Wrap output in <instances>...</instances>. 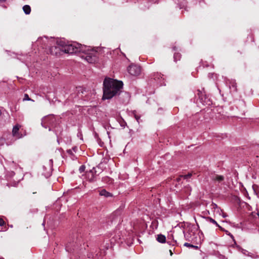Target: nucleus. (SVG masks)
Wrapping results in <instances>:
<instances>
[{
    "instance_id": "nucleus-24",
    "label": "nucleus",
    "mask_w": 259,
    "mask_h": 259,
    "mask_svg": "<svg viewBox=\"0 0 259 259\" xmlns=\"http://www.w3.org/2000/svg\"><path fill=\"white\" fill-rule=\"evenodd\" d=\"M120 210H117L114 212V215H118V214H120Z\"/></svg>"
},
{
    "instance_id": "nucleus-25",
    "label": "nucleus",
    "mask_w": 259,
    "mask_h": 259,
    "mask_svg": "<svg viewBox=\"0 0 259 259\" xmlns=\"http://www.w3.org/2000/svg\"><path fill=\"white\" fill-rule=\"evenodd\" d=\"M67 153L69 154H73V153H72V150L71 149H69V150H67Z\"/></svg>"
},
{
    "instance_id": "nucleus-16",
    "label": "nucleus",
    "mask_w": 259,
    "mask_h": 259,
    "mask_svg": "<svg viewBox=\"0 0 259 259\" xmlns=\"http://www.w3.org/2000/svg\"><path fill=\"white\" fill-rule=\"evenodd\" d=\"M23 10L24 13L28 15L31 12V8L29 5H25L23 7Z\"/></svg>"
},
{
    "instance_id": "nucleus-26",
    "label": "nucleus",
    "mask_w": 259,
    "mask_h": 259,
    "mask_svg": "<svg viewBox=\"0 0 259 259\" xmlns=\"http://www.w3.org/2000/svg\"><path fill=\"white\" fill-rule=\"evenodd\" d=\"M135 118L136 119L137 121L138 122H139V120L140 119V117L139 116H138V115H135Z\"/></svg>"
},
{
    "instance_id": "nucleus-27",
    "label": "nucleus",
    "mask_w": 259,
    "mask_h": 259,
    "mask_svg": "<svg viewBox=\"0 0 259 259\" xmlns=\"http://www.w3.org/2000/svg\"><path fill=\"white\" fill-rule=\"evenodd\" d=\"M11 140H13V137L11 138H6V142L10 141Z\"/></svg>"
},
{
    "instance_id": "nucleus-4",
    "label": "nucleus",
    "mask_w": 259,
    "mask_h": 259,
    "mask_svg": "<svg viewBox=\"0 0 259 259\" xmlns=\"http://www.w3.org/2000/svg\"><path fill=\"white\" fill-rule=\"evenodd\" d=\"M49 52L53 55H61L63 53L62 47L59 44V41H57V46H52L49 49Z\"/></svg>"
},
{
    "instance_id": "nucleus-35",
    "label": "nucleus",
    "mask_w": 259,
    "mask_h": 259,
    "mask_svg": "<svg viewBox=\"0 0 259 259\" xmlns=\"http://www.w3.org/2000/svg\"><path fill=\"white\" fill-rule=\"evenodd\" d=\"M0 259H4V258L3 257H0Z\"/></svg>"
},
{
    "instance_id": "nucleus-33",
    "label": "nucleus",
    "mask_w": 259,
    "mask_h": 259,
    "mask_svg": "<svg viewBox=\"0 0 259 259\" xmlns=\"http://www.w3.org/2000/svg\"><path fill=\"white\" fill-rule=\"evenodd\" d=\"M229 235L231 237V238H233V236L232 235L229 234Z\"/></svg>"
},
{
    "instance_id": "nucleus-10",
    "label": "nucleus",
    "mask_w": 259,
    "mask_h": 259,
    "mask_svg": "<svg viewBox=\"0 0 259 259\" xmlns=\"http://www.w3.org/2000/svg\"><path fill=\"white\" fill-rule=\"evenodd\" d=\"M20 127H21V126L18 124L13 127V130H12V138L13 137H16V138H21V135L19 133V131Z\"/></svg>"
},
{
    "instance_id": "nucleus-1",
    "label": "nucleus",
    "mask_w": 259,
    "mask_h": 259,
    "mask_svg": "<svg viewBox=\"0 0 259 259\" xmlns=\"http://www.w3.org/2000/svg\"><path fill=\"white\" fill-rule=\"evenodd\" d=\"M123 82L110 78H105L103 82V96L102 99H110L119 95L123 88Z\"/></svg>"
},
{
    "instance_id": "nucleus-6",
    "label": "nucleus",
    "mask_w": 259,
    "mask_h": 259,
    "mask_svg": "<svg viewBox=\"0 0 259 259\" xmlns=\"http://www.w3.org/2000/svg\"><path fill=\"white\" fill-rule=\"evenodd\" d=\"M128 73L133 76H138L141 73V67L137 65H131L127 68Z\"/></svg>"
},
{
    "instance_id": "nucleus-15",
    "label": "nucleus",
    "mask_w": 259,
    "mask_h": 259,
    "mask_svg": "<svg viewBox=\"0 0 259 259\" xmlns=\"http://www.w3.org/2000/svg\"><path fill=\"white\" fill-rule=\"evenodd\" d=\"M205 219H206V220L208 222H209L211 223H212L213 224H215L217 227H218L221 230L222 229V228L217 223V222L214 220L212 219L211 218H210L209 217H206Z\"/></svg>"
},
{
    "instance_id": "nucleus-2",
    "label": "nucleus",
    "mask_w": 259,
    "mask_h": 259,
    "mask_svg": "<svg viewBox=\"0 0 259 259\" xmlns=\"http://www.w3.org/2000/svg\"><path fill=\"white\" fill-rule=\"evenodd\" d=\"M59 44L62 47L63 53L67 54L85 52L87 48V46H82L78 43L66 44L63 40H60Z\"/></svg>"
},
{
    "instance_id": "nucleus-28",
    "label": "nucleus",
    "mask_w": 259,
    "mask_h": 259,
    "mask_svg": "<svg viewBox=\"0 0 259 259\" xmlns=\"http://www.w3.org/2000/svg\"><path fill=\"white\" fill-rule=\"evenodd\" d=\"M77 149V147H74L72 148V150H73L74 152H76V151Z\"/></svg>"
},
{
    "instance_id": "nucleus-13",
    "label": "nucleus",
    "mask_w": 259,
    "mask_h": 259,
    "mask_svg": "<svg viewBox=\"0 0 259 259\" xmlns=\"http://www.w3.org/2000/svg\"><path fill=\"white\" fill-rule=\"evenodd\" d=\"M100 195L104 196L105 197H112V194L110 192H107L105 189H102L100 191Z\"/></svg>"
},
{
    "instance_id": "nucleus-3",
    "label": "nucleus",
    "mask_w": 259,
    "mask_h": 259,
    "mask_svg": "<svg viewBox=\"0 0 259 259\" xmlns=\"http://www.w3.org/2000/svg\"><path fill=\"white\" fill-rule=\"evenodd\" d=\"M84 53V55L82 56L88 62L90 63H93L96 61L97 57L96 56V52L93 50H90L89 48L87 47L86 51Z\"/></svg>"
},
{
    "instance_id": "nucleus-14",
    "label": "nucleus",
    "mask_w": 259,
    "mask_h": 259,
    "mask_svg": "<svg viewBox=\"0 0 259 259\" xmlns=\"http://www.w3.org/2000/svg\"><path fill=\"white\" fill-rule=\"evenodd\" d=\"M156 239L157 241L162 243H164L166 241L165 236L162 234L158 235Z\"/></svg>"
},
{
    "instance_id": "nucleus-8",
    "label": "nucleus",
    "mask_w": 259,
    "mask_h": 259,
    "mask_svg": "<svg viewBox=\"0 0 259 259\" xmlns=\"http://www.w3.org/2000/svg\"><path fill=\"white\" fill-rule=\"evenodd\" d=\"M12 135L10 133H5L3 135L2 137L0 138V146H3L5 144L7 145H11L14 140H11L10 141L6 142V138H11Z\"/></svg>"
},
{
    "instance_id": "nucleus-11",
    "label": "nucleus",
    "mask_w": 259,
    "mask_h": 259,
    "mask_svg": "<svg viewBox=\"0 0 259 259\" xmlns=\"http://www.w3.org/2000/svg\"><path fill=\"white\" fill-rule=\"evenodd\" d=\"M197 96L198 97L200 102L203 104H207L206 101L207 98L206 97V96L204 95L203 93L200 90H198L197 91Z\"/></svg>"
},
{
    "instance_id": "nucleus-22",
    "label": "nucleus",
    "mask_w": 259,
    "mask_h": 259,
    "mask_svg": "<svg viewBox=\"0 0 259 259\" xmlns=\"http://www.w3.org/2000/svg\"><path fill=\"white\" fill-rule=\"evenodd\" d=\"M5 224V222L4 220L2 218H0V226H3Z\"/></svg>"
},
{
    "instance_id": "nucleus-21",
    "label": "nucleus",
    "mask_w": 259,
    "mask_h": 259,
    "mask_svg": "<svg viewBox=\"0 0 259 259\" xmlns=\"http://www.w3.org/2000/svg\"><path fill=\"white\" fill-rule=\"evenodd\" d=\"M85 167L84 165H81L79 169V170L80 173L83 172L85 170Z\"/></svg>"
},
{
    "instance_id": "nucleus-19",
    "label": "nucleus",
    "mask_w": 259,
    "mask_h": 259,
    "mask_svg": "<svg viewBox=\"0 0 259 259\" xmlns=\"http://www.w3.org/2000/svg\"><path fill=\"white\" fill-rule=\"evenodd\" d=\"M77 91V95L79 96L80 95L81 97L82 96V94H83V89L79 87L76 88Z\"/></svg>"
},
{
    "instance_id": "nucleus-29",
    "label": "nucleus",
    "mask_w": 259,
    "mask_h": 259,
    "mask_svg": "<svg viewBox=\"0 0 259 259\" xmlns=\"http://www.w3.org/2000/svg\"><path fill=\"white\" fill-rule=\"evenodd\" d=\"M102 169H100V170H97V172H98V174H97V175H98L99 174L101 173V172H102Z\"/></svg>"
},
{
    "instance_id": "nucleus-12",
    "label": "nucleus",
    "mask_w": 259,
    "mask_h": 259,
    "mask_svg": "<svg viewBox=\"0 0 259 259\" xmlns=\"http://www.w3.org/2000/svg\"><path fill=\"white\" fill-rule=\"evenodd\" d=\"M211 178V180L214 182H218L219 183L224 180V177L223 176L218 175L217 174H214Z\"/></svg>"
},
{
    "instance_id": "nucleus-18",
    "label": "nucleus",
    "mask_w": 259,
    "mask_h": 259,
    "mask_svg": "<svg viewBox=\"0 0 259 259\" xmlns=\"http://www.w3.org/2000/svg\"><path fill=\"white\" fill-rule=\"evenodd\" d=\"M184 246H186V247H187L193 248H194L195 249H197L198 248V247L197 246L194 245L193 244H191L190 243H187V242L184 243Z\"/></svg>"
},
{
    "instance_id": "nucleus-32",
    "label": "nucleus",
    "mask_w": 259,
    "mask_h": 259,
    "mask_svg": "<svg viewBox=\"0 0 259 259\" xmlns=\"http://www.w3.org/2000/svg\"><path fill=\"white\" fill-rule=\"evenodd\" d=\"M169 252H170V255H172V254H173V253H172V252L171 251V250H169Z\"/></svg>"
},
{
    "instance_id": "nucleus-9",
    "label": "nucleus",
    "mask_w": 259,
    "mask_h": 259,
    "mask_svg": "<svg viewBox=\"0 0 259 259\" xmlns=\"http://www.w3.org/2000/svg\"><path fill=\"white\" fill-rule=\"evenodd\" d=\"M48 165V166L47 168L45 165H44L42 167L44 171L42 175L46 178L50 177L52 174V167L53 165V160L52 159L50 160V162Z\"/></svg>"
},
{
    "instance_id": "nucleus-20",
    "label": "nucleus",
    "mask_w": 259,
    "mask_h": 259,
    "mask_svg": "<svg viewBox=\"0 0 259 259\" xmlns=\"http://www.w3.org/2000/svg\"><path fill=\"white\" fill-rule=\"evenodd\" d=\"M24 101H30L32 100L29 97L28 94H25L23 98Z\"/></svg>"
},
{
    "instance_id": "nucleus-31",
    "label": "nucleus",
    "mask_w": 259,
    "mask_h": 259,
    "mask_svg": "<svg viewBox=\"0 0 259 259\" xmlns=\"http://www.w3.org/2000/svg\"><path fill=\"white\" fill-rule=\"evenodd\" d=\"M223 218H226L227 217V214L223 212Z\"/></svg>"
},
{
    "instance_id": "nucleus-7",
    "label": "nucleus",
    "mask_w": 259,
    "mask_h": 259,
    "mask_svg": "<svg viewBox=\"0 0 259 259\" xmlns=\"http://www.w3.org/2000/svg\"><path fill=\"white\" fill-rule=\"evenodd\" d=\"M97 175V170H96V168L94 167L86 174L87 178L90 182L95 181L96 180V176Z\"/></svg>"
},
{
    "instance_id": "nucleus-34",
    "label": "nucleus",
    "mask_w": 259,
    "mask_h": 259,
    "mask_svg": "<svg viewBox=\"0 0 259 259\" xmlns=\"http://www.w3.org/2000/svg\"><path fill=\"white\" fill-rule=\"evenodd\" d=\"M6 0H0V2H5L6 1Z\"/></svg>"
},
{
    "instance_id": "nucleus-5",
    "label": "nucleus",
    "mask_w": 259,
    "mask_h": 259,
    "mask_svg": "<svg viewBox=\"0 0 259 259\" xmlns=\"http://www.w3.org/2000/svg\"><path fill=\"white\" fill-rule=\"evenodd\" d=\"M80 245V241L76 240L75 242L73 241L72 242H68L66 245L65 248L67 251L71 252L75 249H78Z\"/></svg>"
},
{
    "instance_id": "nucleus-17",
    "label": "nucleus",
    "mask_w": 259,
    "mask_h": 259,
    "mask_svg": "<svg viewBox=\"0 0 259 259\" xmlns=\"http://www.w3.org/2000/svg\"><path fill=\"white\" fill-rule=\"evenodd\" d=\"M181 58V55L179 53H175L174 55V59L175 62L180 61Z\"/></svg>"
},
{
    "instance_id": "nucleus-30",
    "label": "nucleus",
    "mask_w": 259,
    "mask_h": 259,
    "mask_svg": "<svg viewBox=\"0 0 259 259\" xmlns=\"http://www.w3.org/2000/svg\"><path fill=\"white\" fill-rule=\"evenodd\" d=\"M189 235H190V234H186V235H185V237H186V239H187V240H188V236H189Z\"/></svg>"
},
{
    "instance_id": "nucleus-23",
    "label": "nucleus",
    "mask_w": 259,
    "mask_h": 259,
    "mask_svg": "<svg viewBox=\"0 0 259 259\" xmlns=\"http://www.w3.org/2000/svg\"><path fill=\"white\" fill-rule=\"evenodd\" d=\"M191 176H192V174H188V175H186L184 176V178L185 179H188V178H190Z\"/></svg>"
}]
</instances>
